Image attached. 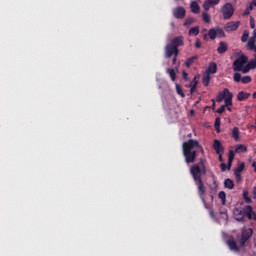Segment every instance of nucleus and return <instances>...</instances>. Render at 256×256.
<instances>
[{
  "label": "nucleus",
  "instance_id": "obj_1",
  "mask_svg": "<svg viewBox=\"0 0 256 256\" xmlns=\"http://www.w3.org/2000/svg\"><path fill=\"white\" fill-rule=\"evenodd\" d=\"M190 174L193 177L195 185L198 189V195L205 207V209H209L207 206V201H205V193H207V188H205V184H203V179H201L202 175H207V166L205 165V159L200 158L197 164H194L190 167Z\"/></svg>",
  "mask_w": 256,
  "mask_h": 256
},
{
  "label": "nucleus",
  "instance_id": "obj_2",
  "mask_svg": "<svg viewBox=\"0 0 256 256\" xmlns=\"http://www.w3.org/2000/svg\"><path fill=\"white\" fill-rule=\"evenodd\" d=\"M197 149H199L201 153H205L203 146H201L198 140L189 139L188 141L183 142L182 153L187 165L195 163V160L197 159Z\"/></svg>",
  "mask_w": 256,
  "mask_h": 256
},
{
  "label": "nucleus",
  "instance_id": "obj_3",
  "mask_svg": "<svg viewBox=\"0 0 256 256\" xmlns=\"http://www.w3.org/2000/svg\"><path fill=\"white\" fill-rule=\"evenodd\" d=\"M185 45V38L183 36H177L171 39L170 43L165 46V57L171 59L175 56L179 57V47Z\"/></svg>",
  "mask_w": 256,
  "mask_h": 256
},
{
  "label": "nucleus",
  "instance_id": "obj_4",
  "mask_svg": "<svg viewBox=\"0 0 256 256\" xmlns=\"http://www.w3.org/2000/svg\"><path fill=\"white\" fill-rule=\"evenodd\" d=\"M223 100L225 104L216 110V113H219V115L225 113V107H231V105H233V94L228 88H224L223 91L219 92L216 96L217 103H221Z\"/></svg>",
  "mask_w": 256,
  "mask_h": 256
},
{
  "label": "nucleus",
  "instance_id": "obj_5",
  "mask_svg": "<svg viewBox=\"0 0 256 256\" xmlns=\"http://www.w3.org/2000/svg\"><path fill=\"white\" fill-rule=\"evenodd\" d=\"M247 61H249V57L244 54L240 55L232 64L233 71L244 73Z\"/></svg>",
  "mask_w": 256,
  "mask_h": 256
},
{
  "label": "nucleus",
  "instance_id": "obj_6",
  "mask_svg": "<svg viewBox=\"0 0 256 256\" xmlns=\"http://www.w3.org/2000/svg\"><path fill=\"white\" fill-rule=\"evenodd\" d=\"M251 237H253V229L244 228L242 230L241 235L236 236V239H237L238 243L240 244V247H244L245 243H247V241H249V239H251Z\"/></svg>",
  "mask_w": 256,
  "mask_h": 256
},
{
  "label": "nucleus",
  "instance_id": "obj_7",
  "mask_svg": "<svg viewBox=\"0 0 256 256\" xmlns=\"http://www.w3.org/2000/svg\"><path fill=\"white\" fill-rule=\"evenodd\" d=\"M221 11L225 20L231 19V17H233V13H235V9L231 3L224 4Z\"/></svg>",
  "mask_w": 256,
  "mask_h": 256
},
{
  "label": "nucleus",
  "instance_id": "obj_8",
  "mask_svg": "<svg viewBox=\"0 0 256 256\" xmlns=\"http://www.w3.org/2000/svg\"><path fill=\"white\" fill-rule=\"evenodd\" d=\"M233 79H234L235 83H243V85H247V84L251 83V81H252L251 76L241 77V74L238 72L234 73Z\"/></svg>",
  "mask_w": 256,
  "mask_h": 256
},
{
  "label": "nucleus",
  "instance_id": "obj_9",
  "mask_svg": "<svg viewBox=\"0 0 256 256\" xmlns=\"http://www.w3.org/2000/svg\"><path fill=\"white\" fill-rule=\"evenodd\" d=\"M173 15L175 19H185V15H187V11L183 8V6H178L174 8Z\"/></svg>",
  "mask_w": 256,
  "mask_h": 256
},
{
  "label": "nucleus",
  "instance_id": "obj_10",
  "mask_svg": "<svg viewBox=\"0 0 256 256\" xmlns=\"http://www.w3.org/2000/svg\"><path fill=\"white\" fill-rule=\"evenodd\" d=\"M239 25H241L240 21H236V22L231 21V22L226 23L224 30L227 33H231L232 31H237V29H239Z\"/></svg>",
  "mask_w": 256,
  "mask_h": 256
},
{
  "label": "nucleus",
  "instance_id": "obj_11",
  "mask_svg": "<svg viewBox=\"0 0 256 256\" xmlns=\"http://www.w3.org/2000/svg\"><path fill=\"white\" fill-rule=\"evenodd\" d=\"M244 170H245V163L244 162L238 163L237 167L234 170V175L236 177L237 183L241 181V173H243Z\"/></svg>",
  "mask_w": 256,
  "mask_h": 256
},
{
  "label": "nucleus",
  "instance_id": "obj_12",
  "mask_svg": "<svg viewBox=\"0 0 256 256\" xmlns=\"http://www.w3.org/2000/svg\"><path fill=\"white\" fill-rule=\"evenodd\" d=\"M226 245L229 247L230 251L239 252V246L237 245V240L233 236H230L226 242Z\"/></svg>",
  "mask_w": 256,
  "mask_h": 256
},
{
  "label": "nucleus",
  "instance_id": "obj_13",
  "mask_svg": "<svg viewBox=\"0 0 256 256\" xmlns=\"http://www.w3.org/2000/svg\"><path fill=\"white\" fill-rule=\"evenodd\" d=\"M228 50H229V46L226 44V42L220 41L219 46L217 48V53L219 55H223V54L227 53Z\"/></svg>",
  "mask_w": 256,
  "mask_h": 256
},
{
  "label": "nucleus",
  "instance_id": "obj_14",
  "mask_svg": "<svg viewBox=\"0 0 256 256\" xmlns=\"http://www.w3.org/2000/svg\"><path fill=\"white\" fill-rule=\"evenodd\" d=\"M213 149L216 152L217 155L223 154V144H221V141L219 140H214L213 142Z\"/></svg>",
  "mask_w": 256,
  "mask_h": 256
},
{
  "label": "nucleus",
  "instance_id": "obj_15",
  "mask_svg": "<svg viewBox=\"0 0 256 256\" xmlns=\"http://www.w3.org/2000/svg\"><path fill=\"white\" fill-rule=\"evenodd\" d=\"M234 217L236 221H244L245 219V212L243 209L236 208L234 210Z\"/></svg>",
  "mask_w": 256,
  "mask_h": 256
},
{
  "label": "nucleus",
  "instance_id": "obj_16",
  "mask_svg": "<svg viewBox=\"0 0 256 256\" xmlns=\"http://www.w3.org/2000/svg\"><path fill=\"white\" fill-rule=\"evenodd\" d=\"M205 73H208V75H215V73H217V63L210 62Z\"/></svg>",
  "mask_w": 256,
  "mask_h": 256
},
{
  "label": "nucleus",
  "instance_id": "obj_17",
  "mask_svg": "<svg viewBox=\"0 0 256 256\" xmlns=\"http://www.w3.org/2000/svg\"><path fill=\"white\" fill-rule=\"evenodd\" d=\"M251 69H256V60L252 59L250 60L247 65L244 66V74L249 73Z\"/></svg>",
  "mask_w": 256,
  "mask_h": 256
},
{
  "label": "nucleus",
  "instance_id": "obj_18",
  "mask_svg": "<svg viewBox=\"0 0 256 256\" xmlns=\"http://www.w3.org/2000/svg\"><path fill=\"white\" fill-rule=\"evenodd\" d=\"M244 211V217H247L249 219V221H251V219H253V207L251 206H246L243 208Z\"/></svg>",
  "mask_w": 256,
  "mask_h": 256
},
{
  "label": "nucleus",
  "instance_id": "obj_19",
  "mask_svg": "<svg viewBox=\"0 0 256 256\" xmlns=\"http://www.w3.org/2000/svg\"><path fill=\"white\" fill-rule=\"evenodd\" d=\"M209 83H211V75L205 72L202 77V85L204 87H209Z\"/></svg>",
  "mask_w": 256,
  "mask_h": 256
},
{
  "label": "nucleus",
  "instance_id": "obj_20",
  "mask_svg": "<svg viewBox=\"0 0 256 256\" xmlns=\"http://www.w3.org/2000/svg\"><path fill=\"white\" fill-rule=\"evenodd\" d=\"M166 73L169 75V77L171 78V81H173L175 83V81H177V72H175V69L173 68H168L166 70Z\"/></svg>",
  "mask_w": 256,
  "mask_h": 256
},
{
  "label": "nucleus",
  "instance_id": "obj_21",
  "mask_svg": "<svg viewBox=\"0 0 256 256\" xmlns=\"http://www.w3.org/2000/svg\"><path fill=\"white\" fill-rule=\"evenodd\" d=\"M197 59H199V56H197V55L186 59L185 67H187V69H189V67H191L193 65V63H195V61H197Z\"/></svg>",
  "mask_w": 256,
  "mask_h": 256
},
{
  "label": "nucleus",
  "instance_id": "obj_22",
  "mask_svg": "<svg viewBox=\"0 0 256 256\" xmlns=\"http://www.w3.org/2000/svg\"><path fill=\"white\" fill-rule=\"evenodd\" d=\"M248 97H251V94L250 93H247L245 91H240L237 95V99L239 101H247V98Z\"/></svg>",
  "mask_w": 256,
  "mask_h": 256
},
{
  "label": "nucleus",
  "instance_id": "obj_23",
  "mask_svg": "<svg viewBox=\"0 0 256 256\" xmlns=\"http://www.w3.org/2000/svg\"><path fill=\"white\" fill-rule=\"evenodd\" d=\"M198 83H199V81L197 80V77L195 76L194 79L190 83V93H191V95H193V93H195Z\"/></svg>",
  "mask_w": 256,
  "mask_h": 256
},
{
  "label": "nucleus",
  "instance_id": "obj_24",
  "mask_svg": "<svg viewBox=\"0 0 256 256\" xmlns=\"http://www.w3.org/2000/svg\"><path fill=\"white\" fill-rule=\"evenodd\" d=\"M190 9H191L192 13H195V14L199 13L200 7H199V4L197 3V1L191 2Z\"/></svg>",
  "mask_w": 256,
  "mask_h": 256
},
{
  "label": "nucleus",
  "instance_id": "obj_25",
  "mask_svg": "<svg viewBox=\"0 0 256 256\" xmlns=\"http://www.w3.org/2000/svg\"><path fill=\"white\" fill-rule=\"evenodd\" d=\"M224 187L226 189H234L235 188V182H233V180H231L230 178L226 179L224 181Z\"/></svg>",
  "mask_w": 256,
  "mask_h": 256
},
{
  "label": "nucleus",
  "instance_id": "obj_26",
  "mask_svg": "<svg viewBox=\"0 0 256 256\" xmlns=\"http://www.w3.org/2000/svg\"><path fill=\"white\" fill-rule=\"evenodd\" d=\"M233 159H235V152L233 150H230L228 155V170L231 169V165L233 164Z\"/></svg>",
  "mask_w": 256,
  "mask_h": 256
},
{
  "label": "nucleus",
  "instance_id": "obj_27",
  "mask_svg": "<svg viewBox=\"0 0 256 256\" xmlns=\"http://www.w3.org/2000/svg\"><path fill=\"white\" fill-rule=\"evenodd\" d=\"M218 198L222 201V205H226L227 203V194L225 191H220L218 194Z\"/></svg>",
  "mask_w": 256,
  "mask_h": 256
},
{
  "label": "nucleus",
  "instance_id": "obj_28",
  "mask_svg": "<svg viewBox=\"0 0 256 256\" xmlns=\"http://www.w3.org/2000/svg\"><path fill=\"white\" fill-rule=\"evenodd\" d=\"M208 37L214 41V39H217V30L216 28H212L208 31Z\"/></svg>",
  "mask_w": 256,
  "mask_h": 256
},
{
  "label": "nucleus",
  "instance_id": "obj_29",
  "mask_svg": "<svg viewBox=\"0 0 256 256\" xmlns=\"http://www.w3.org/2000/svg\"><path fill=\"white\" fill-rule=\"evenodd\" d=\"M214 127L217 133H221V118L217 117L215 119Z\"/></svg>",
  "mask_w": 256,
  "mask_h": 256
},
{
  "label": "nucleus",
  "instance_id": "obj_30",
  "mask_svg": "<svg viewBox=\"0 0 256 256\" xmlns=\"http://www.w3.org/2000/svg\"><path fill=\"white\" fill-rule=\"evenodd\" d=\"M235 153H247V147L243 144H239L236 146Z\"/></svg>",
  "mask_w": 256,
  "mask_h": 256
},
{
  "label": "nucleus",
  "instance_id": "obj_31",
  "mask_svg": "<svg viewBox=\"0 0 256 256\" xmlns=\"http://www.w3.org/2000/svg\"><path fill=\"white\" fill-rule=\"evenodd\" d=\"M232 137L234 140L239 141V128L238 127H234L232 129Z\"/></svg>",
  "mask_w": 256,
  "mask_h": 256
},
{
  "label": "nucleus",
  "instance_id": "obj_32",
  "mask_svg": "<svg viewBox=\"0 0 256 256\" xmlns=\"http://www.w3.org/2000/svg\"><path fill=\"white\" fill-rule=\"evenodd\" d=\"M202 19L204 23H211V16L207 12L202 13Z\"/></svg>",
  "mask_w": 256,
  "mask_h": 256
},
{
  "label": "nucleus",
  "instance_id": "obj_33",
  "mask_svg": "<svg viewBox=\"0 0 256 256\" xmlns=\"http://www.w3.org/2000/svg\"><path fill=\"white\" fill-rule=\"evenodd\" d=\"M248 49H250V51L255 49V37H252L248 40Z\"/></svg>",
  "mask_w": 256,
  "mask_h": 256
},
{
  "label": "nucleus",
  "instance_id": "obj_34",
  "mask_svg": "<svg viewBox=\"0 0 256 256\" xmlns=\"http://www.w3.org/2000/svg\"><path fill=\"white\" fill-rule=\"evenodd\" d=\"M189 35H194V37H197L199 35V27L195 26L189 30Z\"/></svg>",
  "mask_w": 256,
  "mask_h": 256
},
{
  "label": "nucleus",
  "instance_id": "obj_35",
  "mask_svg": "<svg viewBox=\"0 0 256 256\" xmlns=\"http://www.w3.org/2000/svg\"><path fill=\"white\" fill-rule=\"evenodd\" d=\"M216 36L220 39L225 37V31H223L221 28H216Z\"/></svg>",
  "mask_w": 256,
  "mask_h": 256
},
{
  "label": "nucleus",
  "instance_id": "obj_36",
  "mask_svg": "<svg viewBox=\"0 0 256 256\" xmlns=\"http://www.w3.org/2000/svg\"><path fill=\"white\" fill-rule=\"evenodd\" d=\"M247 39H249V30H245L243 32V35L241 37L242 43H246Z\"/></svg>",
  "mask_w": 256,
  "mask_h": 256
},
{
  "label": "nucleus",
  "instance_id": "obj_37",
  "mask_svg": "<svg viewBox=\"0 0 256 256\" xmlns=\"http://www.w3.org/2000/svg\"><path fill=\"white\" fill-rule=\"evenodd\" d=\"M243 199H244L245 203H251V198L249 197L248 191L243 192Z\"/></svg>",
  "mask_w": 256,
  "mask_h": 256
},
{
  "label": "nucleus",
  "instance_id": "obj_38",
  "mask_svg": "<svg viewBox=\"0 0 256 256\" xmlns=\"http://www.w3.org/2000/svg\"><path fill=\"white\" fill-rule=\"evenodd\" d=\"M211 5H213V4L211 2H209V0L205 1L203 4L204 11H209V9H211Z\"/></svg>",
  "mask_w": 256,
  "mask_h": 256
},
{
  "label": "nucleus",
  "instance_id": "obj_39",
  "mask_svg": "<svg viewBox=\"0 0 256 256\" xmlns=\"http://www.w3.org/2000/svg\"><path fill=\"white\" fill-rule=\"evenodd\" d=\"M176 92L178 93V95L185 97V93H183V88H181V85L176 84Z\"/></svg>",
  "mask_w": 256,
  "mask_h": 256
},
{
  "label": "nucleus",
  "instance_id": "obj_40",
  "mask_svg": "<svg viewBox=\"0 0 256 256\" xmlns=\"http://www.w3.org/2000/svg\"><path fill=\"white\" fill-rule=\"evenodd\" d=\"M193 23H195V19L194 18H188V19L185 20L184 26L188 27V25H193Z\"/></svg>",
  "mask_w": 256,
  "mask_h": 256
},
{
  "label": "nucleus",
  "instance_id": "obj_41",
  "mask_svg": "<svg viewBox=\"0 0 256 256\" xmlns=\"http://www.w3.org/2000/svg\"><path fill=\"white\" fill-rule=\"evenodd\" d=\"M182 77L184 81H189V74L185 70L182 71Z\"/></svg>",
  "mask_w": 256,
  "mask_h": 256
},
{
  "label": "nucleus",
  "instance_id": "obj_42",
  "mask_svg": "<svg viewBox=\"0 0 256 256\" xmlns=\"http://www.w3.org/2000/svg\"><path fill=\"white\" fill-rule=\"evenodd\" d=\"M220 167L222 171H227V169H229V164L221 163Z\"/></svg>",
  "mask_w": 256,
  "mask_h": 256
},
{
  "label": "nucleus",
  "instance_id": "obj_43",
  "mask_svg": "<svg viewBox=\"0 0 256 256\" xmlns=\"http://www.w3.org/2000/svg\"><path fill=\"white\" fill-rule=\"evenodd\" d=\"M195 47H196V49H201V40L197 39L195 41Z\"/></svg>",
  "mask_w": 256,
  "mask_h": 256
},
{
  "label": "nucleus",
  "instance_id": "obj_44",
  "mask_svg": "<svg viewBox=\"0 0 256 256\" xmlns=\"http://www.w3.org/2000/svg\"><path fill=\"white\" fill-rule=\"evenodd\" d=\"M250 27H251V29H255V19L254 18H250Z\"/></svg>",
  "mask_w": 256,
  "mask_h": 256
},
{
  "label": "nucleus",
  "instance_id": "obj_45",
  "mask_svg": "<svg viewBox=\"0 0 256 256\" xmlns=\"http://www.w3.org/2000/svg\"><path fill=\"white\" fill-rule=\"evenodd\" d=\"M247 14L249 15L251 13V11H253V4H249V6L247 7Z\"/></svg>",
  "mask_w": 256,
  "mask_h": 256
},
{
  "label": "nucleus",
  "instance_id": "obj_46",
  "mask_svg": "<svg viewBox=\"0 0 256 256\" xmlns=\"http://www.w3.org/2000/svg\"><path fill=\"white\" fill-rule=\"evenodd\" d=\"M209 215L212 219H215V211L210 210Z\"/></svg>",
  "mask_w": 256,
  "mask_h": 256
},
{
  "label": "nucleus",
  "instance_id": "obj_47",
  "mask_svg": "<svg viewBox=\"0 0 256 256\" xmlns=\"http://www.w3.org/2000/svg\"><path fill=\"white\" fill-rule=\"evenodd\" d=\"M177 57H178V56H176V55L173 56L172 63H173L174 65H177Z\"/></svg>",
  "mask_w": 256,
  "mask_h": 256
},
{
  "label": "nucleus",
  "instance_id": "obj_48",
  "mask_svg": "<svg viewBox=\"0 0 256 256\" xmlns=\"http://www.w3.org/2000/svg\"><path fill=\"white\" fill-rule=\"evenodd\" d=\"M252 167H253V169H254V172L256 173V161H254V162L252 163Z\"/></svg>",
  "mask_w": 256,
  "mask_h": 256
},
{
  "label": "nucleus",
  "instance_id": "obj_49",
  "mask_svg": "<svg viewBox=\"0 0 256 256\" xmlns=\"http://www.w3.org/2000/svg\"><path fill=\"white\" fill-rule=\"evenodd\" d=\"M254 199H256V187L253 188Z\"/></svg>",
  "mask_w": 256,
  "mask_h": 256
},
{
  "label": "nucleus",
  "instance_id": "obj_50",
  "mask_svg": "<svg viewBox=\"0 0 256 256\" xmlns=\"http://www.w3.org/2000/svg\"><path fill=\"white\" fill-rule=\"evenodd\" d=\"M250 4H251L253 7H256V0H253Z\"/></svg>",
  "mask_w": 256,
  "mask_h": 256
},
{
  "label": "nucleus",
  "instance_id": "obj_51",
  "mask_svg": "<svg viewBox=\"0 0 256 256\" xmlns=\"http://www.w3.org/2000/svg\"><path fill=\"white\" fill-rule=\"evenodd\" d=\"M219 155V161H223V154H218Z\"/></svg>",
  "mask_w": 256,
  "mask_h": 256
},
{
  "label": "nucleus",
  "instance_id": "obj_52",
  "mask_svg": "<svg viewBox=\"0 0 256 256\" xmlns=\"http://www.w3.org/2000/svg\"><path fill=\"white\" fill-rule=\"evenodd\" d=\"M187 137H189V139H191V137H193V134H188Z\"/></svg>",
  "mask_w": 256,
  "mask_h": 256
},
{
  "label": "nucleus",
  "instance_id": "obj_53",
  "mask_svg": "<svg viewBox=\"0 0 256 256\" xmlns=\"http://www.w3.org/2000/svg\"><path fill=\"white\" fill-rule=\"evenodd\" d=\"M176 71L179 70V63L177 64V66L175 67Z\"/></svg>",
  "mask_w": 256,
  "mask_h": 256
},
{
  "label": "nucleus",
  "instance_id": "obj_54",
  "mask_svg": "<svg viewBox=\"0 0 256 256\" xmlns=\"http://www.w3.org/2000/svg\"><path fill=\"white\" fill-rule=\"evenodd\" d=\"M213 104H212V108H215V100H212Z\"/></svg>",
  "mask_w": 256,
  "mask_h": 256
},
{
  "label": "nucleus",
  "instance_id": "obj_55",
  "mask_svg": "<svg viewBox=\"0 0 256 256\" xmlns=\"http://www.w3.org/2000/svg\"><path fill=\"white\" fill-rule=\"evenodd\" d=\"M252 51H255V53H256V46L254 45V48H252Z\"/></svg>",
  "mask_w": 256,
  "mask_h": 256
},
{
  "label": "nucleus",
  "instance_id": "obj_56",
  "mask_svg": "<svg viewBox=\"0 0 256 256\" xmlns=\"http://www.w3.org/2000/svg\"><path fill=\"white\" fill-rule=\"evenodd\" d=\"M255 97H256V92L253 93V98L255 99Z\"/></svg>",
  "mask_w": 256,
  "mask_h": 256
},
{
  "label": "nucleus",
  "instance_id": "obj_57",
  "mask_svg": "<svg viewBox=\"0 0 256 256\" xmlns=\"http://www.w3.org/2000/svg\"><path fill=\"white\" fill-rule=\"evenodd\" d=\"M254 37L256 38V30H254Z\"/></svg>",
  "mask_w": 256,
  "mask_h": 256
},
{
  "label": "nucleus",
  "instance_id": "obj_58",
  "mask_svg": "<svg viewBox=\"0 0 256 256\" xmlns=\"http://www.w3.org/2000/svg\"><path fill=\"white\" fill-rule=\"evenodd\" d=\"M204 39H207V34H204Z\"/></svg>",
  "mask_w": 256,
  "mask_h": 256
},
{
  "label": "nucleus",
  "instance_id": "obj_59",
  "mask_svg": "<svg viewBox=\"0 0 256 256\" xmlns=\"http://www.w3.org/2000/svg\"><path fill=\"white\" fill-rule=\"evenodd\" d=\"M227 110H228V111H231V108H230V107H228V108H227Z\"/></svg>",
  "mask_w": 256,
  "mask_h": 256
},
{
  "label": "nucleus",
  "instance_id": "obj_60",
  "mask_svg": "<svg viewBox=\"0 0 256 256\" xmlns=\"http://www.w3.org/2000/svg\"><path fill=\"white\" fill-rule=\"evenodd\" d=\"M254 60L256 61V54H255V58H254Z\"/></svg>",
  "mask_w": 256,
  "mask_h": 256
},
{
  "label": "nucleus",
  "instance_id": "obj_61",
  "mask_svg": "<svg viewBox=\"0 0 256 256\" xmlns=\"http://www.w3.org/2000/svg\"><path fill=\"white\" fill-rule=\"evenodd\" d=\"M191 113H193V110L191 111Z\"/></svg>",
  "mask_w": 256,
  "mask_h": 256
}]
</instances>
